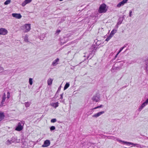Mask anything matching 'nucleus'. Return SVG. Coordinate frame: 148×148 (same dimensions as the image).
Here are the masks:
<instances>
[{"label":"nucleus","instance_id":"nucleus-3","mask_svg":"<svg viewBox=\"0 0 148 148\" xmlns=\"http://www.w3.org/2000/svg\"><path fill=\"white\" fill-rule=\"evenodd\" d=\"M91 49H92L91 53H89V55H87V59H88V58L90 57L89 58V59H91V58L95 54V53L96 51L97 48H96V47L94 45H92L91 47Z\"/></svg>","mask_w":148,"mask_h":148},{"label":"nucleus","instance_id":"nucleus-33","mask_svg":"<svg viewBox=\"0 0 148 148\" xmlns=\"http://www.w3.org/2000/svg\"><path fill=\"white\" fill-rule=\"evenodd\" d=\"M143 108V106L141 105V106H140V107L139 108L138 110L140 111L142 110V109Z\"/></svg>","mask_w":148,"mask_h":148},{"label":"nucleus","instance_id":"nucleus-13","mask_svg":"<svg viewBox=\"0 0 148 148\" xmlns=\"http://www.w3.org/2000/svg\"><path fill=\"white\" fill-rule=\"evenodd\" d=\"M121 67L120 66H118V67H116L114 66H113L112 67V69H111V71H116L117 70H119L121 69Z\"/></svg>","mask_w":148,"mask_h":148},{"label":"nucleus","instance_id":"nucleus-26","mask_svg":"<svg viewBox=\"0 0 148 148\" xmlns=\"http://www.w3.org/2000/svg\"><path fill=\"white\" fill-rule=\"evenodd\" d=\"M29 83L30 85H32L33 84V79L32 78L29 79Z\"/></svg>","mask_w":148,"mask_h":148},{"label":"nucleus","instance_id":"nucleus-37","mask_svg":"<svg viewBox=\"0 0 148 148\" xmlns=\"http://www.w3.org/2000/svg\"><path fill=\"white\" fill-rule=\"evenodd\" d=\"M58 92H56V93L54 97L53 98V99H54L55 98H56L58 97Z\"/></svg>","mask_w":148,"mask_h":148},{"label":"nucleus","instance_id":"nucleus-32","mask_svg":"<svg viewBox=\"0 0 148 148\" xmlns=\"http://www.w3.org/2000/svg\"><path fill=\"white\" fill-rule=\"evenodd\" d=\"M27 3L25 1H24L22 4V5L23 6H25L27 4Z\"/></svg>","mask_w":148,"mask_h":148},{"label":"nucleus","instance_id":"nucleus-59","mask_svg":"<svg viewBox=\"0 0 148 148\" xmlns=\"http://www.w3.org/2000/svg\"><path fill=\"white\" fill-rule=\"evenodd\" d=\"M62 0H59V1H62Z\"/></svg>","mask_w":148,"mask_h":148},{"label":"nucleus","instance_id":"nucleus-53","mask_svg":"<svg viewBox=\"0 0 148 148\" xmlns=\"http://www.w3.org/2000/svg\"><path fill=\"white\" fill-rule=\"evenodd\" d=\"M119 53V52L115 56V58H116L117 56V55H118V54Z\"/></svg>","mask_w":148,"mask_h":148},{"label":"nucleus","instance_id":"nucleus-4","mask_svg":"<svg viewBox=\"0 0 148 148\" xmlns=\"http://www.w3.org/2000/svg\"><path fill=\"white\" fill-rule=\"evenodd\" d=\"M117 141H119V142H122L124 144H126L127 145H128L130 146V145H132L134 146H136V144L134 143H133L129 142H127L124 141H123L121 140H117Z\"/></svg>","mask_w":148,"mask_h":148},{"label":"nucleus","instance_id":"nucleus-52","mask_svg":"<svg viewBox=\"0 0 148 148\" xmlns=\"http://www.w3.org/2000/svg\"><path fill=\"white\" fill-rule=\"evenodd\" d=\"M127 87V86H124L122 87V88H125Z\"/></svg>","mask_w":148,"mask_h":148},{"label":"nucleus","instance_id":"nucleus-31","mask_svg":"<svg viewBox=\"0 0 148 148\" xmlns=\"http://www.w3.org/2000/svg\"><path fill=\"white\" fill-rule=\"evenodd\" d=\"M103 106V105H101L99 106H98L97 107H95L94 108H93V109H92V110H94L95 109H97V108H100L101 107H102V106Z\"/></svg>","mask_w":148,"mask_h":148},{"label":"nucleus","instance_id":"nucleus-19","mask_svg":"<svg viewBox=\"0 0 148 148\" xmlns=\"http://www.w3.org/2000/svg\"><path fill=\"white\" fill-rule=\"evenodd\" d=\"M116 32V30L115 29H113L112 31H111L109 35L111 36V37H112L113 35Z\"/></svg>","mask_w":148,"mask_h":148},{"label":"nucleus","instance_id":"nucleus-7","mask_svg":"<svg viewBox=\"0 0 148 148\" xmlns=\"http://www.w3.org/2000/svg\"><path fill=\"white\" fill-rule=\"evenodd\" d=\"M8 31L7 29L4 28H0V35H5L7 34Z\"/></svg>","mask_w":148,"mask_h":148},{"label":"nucleus","instance_id":"nucleus-20","mask_svg":"<svg viewBox=\"0 0 148 148\" xmlns=\"http://www.w3.org/2000/svg\"><path fill=\"white\" fill-rule=\"evenodd\" d=\"M95 44H96V45H94L96 47V48L97 49L98 46L100 44V41H98L97 40H96L95 41Z\"/></svg>","mask_w":148,"mask_h":148},{"label":"nucleus","instance_id":"nucleus-27","mask_svg":"<svg viewBox=\"0 0 148 148\" xmlns=\"http://www.w3.org/2000/svg\"><path fill=\"white\" fill-rule=\"evenodd\" d=\"M56 129V127L54 126H52L50 127V130L51 131L54 130Z\"/></svg>","mask_w":148,"mask_h":148},{"label":"nucleus","instance_id":"nucleus-12","mask_svg":"<svg viewBox=\"0 0 148 148\" xmlns=\"http://www.w3.org/2000/svg\"><path fill=\"white\" fill-rule=\"evenodd\" d=\"M124 16H123V17H120L118 19L117 23L118 25H120L122 23L123 20L125 18Z\"/></svg>","mask_w":148,"mask_h":148},{"label":"nucleus","instance_id":"nucleus-1","mask_svg":"<svg viewBox=\"0 0 148 148\" xmlns=\"http://www.w3.org/2000/svg\"><path fill=\"white\" fill-rule=\"evenodd\" d=\"M25 123L23 121H20L18 123L17 126L15 128V130L18 131H20L23 129V126Z\"/></svg>","mask_w":148,"mask_h":148},{"label":"nucleus","instance_id":"nucleus-16","mask_svg":"<svg viewBox=\"0 0 148 148\" xmlns=\"http://www.w3.org/2000/svg\"><path fill=\"white\" fill-rule=\"evenodd\" d=\"M6 98V96L5 93H4V94L3 95L2 97V100L1 102V104L2 105H3L4 104V102L5 101V100Z\"/></svg>","mask_w":148,"mask_h":148},{"label":"nucleus","instance_id":"nucleus-35","mask_svg":"<svg viewBox=\"0 0 148 148\" xmlns=\"http://www.w3.org/2000/svg\"><path fill=\"white\" fill-rule=\"evenodd\" d=\"M148 103H147L146 101H145V102L143 103L141 105L142 106H143L144 107L146 105H147Z\"/></svg>","mask_w":148,"mask_h":148},{"label":"nucleus","instance_id":"nucleus-10","mask_svg":"<svg viewBox=\"0 0 148 148\" xmlns=\"http://www.w3.org/2000/svg\"><path fill=\"white\" fill-rule=\"evenodd\" d=\"M25 28L26 30L25 31V32H27L29 31L31 29L30 24H26L24 25Z\"/></svg>","mask_w":148,"mask_h":148},{"label":"nucleus","instance_id":"nucleus-45","mask_svg":"<svg viewBox=\"0 0 148 148\" xmlns=\"http://www.w3.org/2000/svg\"><path fill=\"white\" fill-rule=\"evenodd\" d=\"M145 70L147 72V73L148 72V66H146Z\"/></svg>","mask_w":148,"mask_h":148},{"label":"nucleus","instance_id":"nucleus-24","mask_svg":"<svg viewBox=\"0 0 148 148\" xmlns=\"http://www.w3.org/2000/svg\"><path fill=\"white\" fill-rule=\"evenodd\" d=\"M45 36L44 34H42L39 37V38L41 40H43L45 38Z\"/></svg>","mask_w":148,"mask_h":148},{"label":"nucleus","instance_id":"nucleus-14","mask_svg":"<svg viewBox=\"0 0 148 148\" xmlns=\"http://www.w3.org/2000/svg\"><path fill=\"white\" fill-rule=\"evenodd\" d=\"M104 112H100L92 116V117H93L97 118L99 116L102 114L104 113Z\"/></svg>","mask_w":148,"mask_h":148},{"label":"nucleus","instance_id":"nucleus-38","mask_svg":"<svg viewBox=\"0 0 148 148\" xmlns=\"http://www.w3.org/2000/svg\"><path fill=\"white\" fill-rule=\"evenodd\" d=\"M132 10H130L129 11V16L130 17H132Z\"/></svg>","mask_w":148,"mask_h":148},{"label":"nucleus","instance_id":"nucleus-2","mask_svg":"<svg viewBox=\"0 0 148 148\" xmlns=\"http://www.w3.org/2000/svg\"><path fill=\"white\" fill-rule=\"evenodd\" d=\"M106 5L104 3H103L99 7V13H105L107 10L106 8Z\"/></svg>","mask_w":148,"mask_h":148},{"label":"nucleus","instance_id":"nucleus-47","mask_svg":"<svg viewBox=\"0 0 148 148\" xmlns=\"http://www.w3.org/2000/svg\"><path fill=\"white\" fill-rule=\"evenodd\" d=\"M146 66H148V59L147 60V62H145Z\"/></svg>","mask_w":148,"mask_h":148},{"label":"nucleus","instance_id":"nucleus-51","mask_svg":"<svg viewBox=\"0 0 148 148\" xmlns=\"http://www.w3.org/2000/svg\"><path fill=\"white\" fill-rule=\"evenodd\" d=\"M140 144H136V147H139Z\"/></svg>","mask_w":148,"mask_h":148},{"label":"nucleus","instance_id":"nucleus-9","mask_svg":"<svg viewBox=\"0 0 148 148\" xmlns=\"http://www.w3.org/2000/svg\"><path fill=\"white\" fill-rule=\"evenodd\" d=\"M50 140H47L44 142L43 144L42 145V146L44 147H47L50 145Z\"/></svg>","mask_w":148,"mask_h":148},{"label":"nucleus","instance_id":"nucleus-6","mask_svg":"<svg viewBox=\"0 0 148 148\" xmlns=\"http://www.w3.org/2000/svg\"><path fill=\"white\" fill-rule=\"evenodd\" d=\"M100 97L99 94H96L95 95L92 97V100L95 101L97 102L100 100Z\"/></svg>","mask_w":148,"mask_h":148},{"label":"nucleus","instance_id":"nucleus-11","mask_svg":"<svg viewBox=\"0 0 148 148\" xmlns=\"http://www.w3.org/2000/svg\"><path fill=\"white\" fill-rule=\"evenodd\" d=\"M12 16L13 17L18 19H20L22 17L20 14L13 13L12 14Z\"/></svg>","mask_w":148,"mask_h":148},{"label":"nucleus","instance_id":"nucleus-29","mask_svg":"<svg viewBox=\"0 0 148 148\" xmlns=\"http://www.w3.org/2000/svg\"><path fill=\"white\" fill-rule=\"evenodd\" d=\"M57 120L56 119H53L51 120V123H54L56 122Z\"/></svg>","mask_w":148,"mask_h":148},{"label":"nucleus","instance_id":"nucleus-44","mask_svg":"<svg viewBox=\"0 0 148 148\" xmlns=\"http://www.w3.org/2000/svg\"><path fill=\"white\" fill-rule=\"evenodd\" d=\"M60 32H61L60 30H57L56 32V34H58Z\"/></svg>","mask_w":148,"mask_h":148},{"label":"nucleus","instance_id":"nucleus-5","mask_svg":"<svg viewBox=\"0 0 148 148\" xmlns=\"http://www.w3.org/2000/svg\"><path fill=\"white\" fill-rule=\"evenodd\" d=\"M53 98H52L50 101V105L52 107L56 108L58 106L59 103L58 102L56 103L53 102Z\"/></svg>","mask_w":148,"mask_h":148},{"label":"nucleus","instance_id":"nucleus-40","mask_svg":"<svg viewBox=\"0 0 148 148\" xmlns=\"http://www.w3.org/2000/svg\"><path fill=\"white\" fill-rule=\"evenodd\" d=\"M8 72H9V71L8 70H5L3 71V73L4 74H5L6 73H8Z\"/></svg>","mask_w":148,"mask_h":148},{"label":"nucleus","instance_id":"nucleus-54","mask_svg":"<svg viewBox=\"0 0 148 148\" xmlns=\"http://www.w3.org/2000/svg\"><path fill=\"white\" fill-rule=\"evenodd\" d=\"M64 101V100H61V102H63Z\"/></svg>","mask_w":148,"mask_h":148},{"label":"nucleus","instance_id":"nucleus-42","mask_svg":"<svg viewBox=\"0 0 148 148\" xmlns=\"http://www.w3.org/2000/svg\"><path fill=\"white\" fill-rule=\"evenodd\" d=\"M107 138L109 139H113L114 137L113 136H107Z\"/></svg>","mask_w":148,"mask_h":148},{"label":"nucleus","instance_id":"nucleus-41","mask_svg":"<svg viewBox=\"0 0 148 148\" xmlns=\"http://www.w3.org/2000/svg\"><path fill=\"white\" fill-rule=\"evenodd\" d=\"M145 146H144L143 145H140L139 147L141 148H143V147H145Z\"/></svg>","mask_w":148,"mask_h":148},{"label":"nucleus","instance_id":"nucleus-50","mask_svg":"<svg viewBox=\"0 0 148 148\" xmlns=\"http://www.w3.org/2000/svg\"><path fill=\"white\" fill-rule=\"evenodd\" d=\"M63 94H62L60 95V99H62L63 98Z\"/></svg>","mask_w":148,"mask_h":148},{"label":"nucleus","instance_id":"nucleus-28","mask_svg":"<svg viewBox=\"0 0 148 148\" xmlns=\"http://www.w3.org/2000/svg\"><path fill=\"white\" fill-rule=\"evenodd\" d=\"M112 37H111V36H108V37L106 39V41H108L112 38Z\"/></svg>","mask_w":148,"mask_h":148},{"label":"nucleus","instance_id":"nucleus-56","mask_svg":"<svg viewBox=\"0 0 148 148\" xmlns=\"http://www.w3.org/2000/svg\"><path fill=\"white\" fill-rule=\"evenodd\" d=\"M128 49V48L124 52H126L127 50Z\"/></svg>","mask_w":148,"mask_h":148},{"label":"nucleus","instance_id":"nucleus-57","mask_svg":"<svg viewBox=\"0 0 148 148\" xmlns=\"http://www.w3.org/2000/svg\"><path fill=\"white\" fill-rule=\"evenodd\" d=\"M19 69H17V70H16V71H18V70H19Z\"/></svg>","mask_w":148,"mask_h":148},{"label":"nucleus","instance_id":"nucleus-23","mask_svg":"<svg viewBox=\"0 0 148 148\" xmlns=\"http://www.w3.org/2000/svg\"><path fill=\"white\" fill-rule=\"evenodd\" d=\"M31 103L30 102H27L25 103V105L26 107H28L29 106Z\"/></svg>","mask_w":148,"mask_h":148},{"label":"nucleus","instance_id":"nucleus-30","mask_svg":"<svg viewBox=\"0 0 148 148\" xmlns=\"http://www.w3.org/2000/svg\"><path fill=\"white\" fill-rule=\"evenodd\" d=\"M86 54H85V55L84 56H83V57H84V58H86V57L87 58V55H86ZM86 59H87V58H85L84 59V60H83V61H82V62H84L85 61V60H86Z\"/></svg>","mask_w":148,"mask_h":148},{"label":"nucleus","instance_id":"nucleus-21","mask_svg":"<svg viewBox=\"0 0 148 148\" xmlns=\"http://www.w3.org/2000/svg\"><path fill=\"white\" fill-rule=\"evenodd\" d=\"M70 84L69 83H66L64 86V90L67 89L69 86Z\"/></svg>","mask_w":148,"mask_h":148},{"label":"nucleus","instance_id":"nucleus-8","mask_svg":"<svg viewBox=\"0 0 148 148\" xmlns=\"http://www.w3.org/2000/svg\"><path fill=\"white\" fill-rule=\"evenodd\" d=\"M128 1V0H123L117 5V7L118 8H120L121 6H123L125 4L127 3Z\"/></svg>","mask_w":148,"mask_h":148},{"label":"nucleus","instance_id":"nucleus-39","mask_svg":"<svg viewBox=\"0 0 148 148\" xmlns=\"http://www.w3.org/2000/svg\"><path fill=\"white\" fill-rule=\"evenodd\" d=\"M124 49V47H122L121 48L119 49V53H120L121 51Z\"/></svg>","mask_w":148,"mask_h":148},{"label":"nucleus","instance_id":"nucleus-58","mask_svg":"<svg viewBox=\"0 0 148 148\" xmlns=\"http://www.w3.org/2000/svg\"><path fill=\"white\" fill-rule=\"evenodd\" d=\"M68 38H65L64 39H67Z\"/></svg>","mask_w":148,"mask_h":148},{"label":"nucleus","instance_id":"nucleus-15","mask_svg":"<svg viewBox=\"0 0 148 148\" xmlns=\"http://www.w3.org/2000/svg\"><path fill=\"white\" fill-rule=\"evenodd\" d=\"M59 61V59L58 58H56L52 63V65L53 66H56L57 64Z\"/></svg>","mask_w":148,"mask_h":148},{"label":"nucleus","instance_id":"nucleus-36","mask_svg":"<svg viewBox=\"0 0 148 148\" xmlns=\"http://www.w3.org/2000/svg\"><path fill=\"white\" fill-rule=\"evenodd\" d=\"M135 62L134 61H131L128 62V63L129 64H133Z\"/></svg>","mask_w":148,"mask_h":148},{"label":"nucleus","instance_id":"nucleus-25","mask_svg":"<svg viewBox=\"0 0 148 148\" xmlns=\"http://www.w3.org/2000/svg\"><path fill=\"white\" fill-rule=\"evenodd\" d=\"M11 2L10 0H7L4 3L5 5H7L9 4Z\"/></svg>","mask_w":148,"mask_h":148},{"label":"nucleus","instance_id":"nucleus-18","mask_svg":"<svg viewBox=\"0 0 148 148\" xmlns=\"http://www.w3.org/2000/svg\"><path fill=\"white\" fill-rule=\"evenodd\" d=\"M53 80V79H52L51 78H49L47 80L48 85L49 86L51 85L52 84Z\"/></svg>","mask_w":148,"mask_h":148},{"label":"nucleus","instance_id":"nucleus-34","mask_svg":"<svg viewBox=\"0 0 148 148\" xmlns=\"http://www.w3.org/2000/svg\"><path fill=\"white\" fill-rule=\"evenodd\" d=\"M7 98L9 99L10 97V93L9 92H8L7 93Z\"/></svg>","mask_w":148,"mask_h":148},{"label":"nucleus","instance_id":"nucleus-46","mask_svg":"<svg viewBox=\"0 0 148 148\" xmlns=\"http://www.w3.org/2000/svg\"><path fill=\"white\" fill-rule=\"evenodd\" d=\"M60 89H61V87L60 86L58 88V90L56 92H58L59 91H60Z\"/></svg>","mask_w":148,"mask_h":148},{"label":"nucleus","instance_id":"nucleus-48","mask_svg":"<svg viewBox=\"0 0 148 148\" xmlns=\"http://www.w3.org/2000/svg\"><path fill=\"white\" fill-rule=\"evenodd\" d=\"M128 45V44H125L124 46L123 47H124V48L127 47V46Z\"/></svg>","mask_w":148,"mask_h":148},{"label":"nucleus","instance_id":"nucleus-17","mask_svg":"<svg viewBox=\"0 0 148 148\" xmlns=\"http://www.w3.org/2000/svg\"><path fill=\"white\" fill-rule=\"evenodd\" d=\"M5 115L3 112H0V121L4 118Z\"/></svg>","mask_w":148,"mask_h":148},{"label":"nucleus","instance_id":"nucleus-43","mask_svg":"<svg viewBox=\"0 0 148 148\" xmlns=\"http://www.w3.org/2000/svg\"><path fill=\"white\" fill-rule=\"evenodd\" d=\"M32 0H25V1L27 3H30Z\"/></svg>","mask_w":148,"mask_h":148},{"label":"nucleus","instance_id":"nucleus-55","mask_svg":"<svg viewBox=\"0 0 148 148\" xmlns=\"http://www.w3.org/2000/svg\"><path fill=\"white\" fill-rule=\"evenodd\" d=\"M66 42H62V41H61V43H63V44H64V43H65Z\"/></svg>","mask_w":148,"mask_h":148},{"label":"nucleus","instance_id":"nucleus-49","mask_svg":"<svg viewBox=\"0 0 148 148\" xmlns=\"http://www.w3.org/2000/svg\"><path fill=\"white\" fill-rule=\"evenodd\" d=\"M3 69H4L3 67H2L0 66V71H2V70H3Z\"/></svg>","mask_w":148,"mask_h":148},{"label":"nucleus","instance_id":"nucleus-22","mask_svg":"<svg viewBox=\"0 0 148 148\" xmlns=\"http://www.w3.org/2000/svg\"><path fill=\"white\" fill-rule=\"evenodd\" d=\"M24 41L26 42H29L28 41V35H26L25 36L24 38Z\"/></svg>","mask_w":148,"mask_h":148}]
</instances>
